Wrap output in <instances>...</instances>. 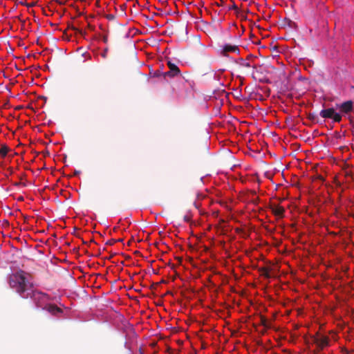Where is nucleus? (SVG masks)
I'll use <instances>...</instances> for the list:
<instances>
[{"mask_svg":"<svg viewBox=\"0 0 354 354\" xmlns=\"http://www.w3.org/2000/svg\"><path fill=\"white\" fill-rule=\"evenodd\" d=\"M9 283L21 297H30L37 308L44 309L50 300L47 294L32 290V285L27 280L24 272L21 271L13 274L10 279Z\"/></svg>","mask_w":354,"mask_h":354,"instance_id":"f257e3e1","label":"nucleus"},{"mask_svg":"<svg viewBox=\"0 0 354 354\" xmlns=\"http://www.w3.org/2000/svg\"><path fill=\"white\" fill-rule=\"evenodd\" d=\"M313 341L317 344L320 350L328 346L329 338L327 336L322 335L317 333L315 336L312 337Z\"/></svg>","mask_w":354,"mask_h":354,"instance_id":"f03ea898","label":"nucleus"},{"mask_svg":"<svg viewBox=\"0 0 354 354\" xmlns=\"http://www.w3.org/2000/svg\"><path fill=\"white\" fill-rule=\"evenodd\" d=\"M167 66L169 68V71L165 72V73H163L164 77H174L180 74V69L175 64L172 63L170 61H168Z\"/></svg>","mask_w":354,"mask_h":354,"instance_id":"7ed1b4c3","label":"nucleus"},{"mask_svg":"<svg viewBox=\"0 0 354 354\" xmlns=\"http://www.w3.org/2000/svg\"><path fill=\"white\" fill-rule=\"evenodd\" d=\"M228 53H236L237 54H239L240 50L239 47L236 45L227 44L223 46L221 54L223 56H226Z\"/></svg>","mask_w":354,"mask_h":354,"instance_id":"20e7f679","label":"nucleus"},{"mask_svg":"<svg viewBox=\"0 0 354 354\" xmlns=\"http://www.w3.org/2000/svg\"><path fill=\"white\" fill-rule=\"evenodd\" d=\"M269 208L275 216H279L281 218L283 217L285 209L282 206L274 203H271L269 205Z\"/></svg>","mask_w":354,"mask_h":354,"instance_id":"39448f33","label":"nucleus"},{"mask_svg":"<svg viewBox=\"0 0 354 354\" xmlns=\"http://www.w3.org/2000/svg\"><path fill=\"white\" fill-rule=\"evenodd\" d=\"M44 310H47L53 315H56L58 313H62V310L55 304H48Z\"/></svg>","mask_w":354,"mask_h":354,"instance_id":"423d86ee","label":"nucleus"},{"mask_svg":"<svg viewBox=\"0 0 354 354\" xmlns=\"http://www.w3.org/2000/svg\"><path fill=\"white\" fill-rule=\"evenodd\" d=\"M341 111L348 113L351 112L353 109V102L351 100L346 101L342 103L340 106Z\"/></svg>","mask_w":354,"mask_h":354,"instance_id":"0eeeda50","label":"nucleus"},{"mask_svg":"<svg viewBox=\"0 0 354 354\" xmlns=\"http://www.w3.org/2000/svg\"><path fill=\"white\" fill-rule=\"evenodd\" d=\"M236 63L241 67L250 68L252 67L254 69H257L256 65H252L248 59L240 58L236 61Z\"/></svg>","mask_w":354,"mask_h":354,"instance_id":"6e6552de","label":"nucleus"},{"mask_svg":"<svg viewBox=\"0 0 354 354\" xmlns=\"http://www.w3.org/2000/svg\"><path fill=\"white\" fill-rule=\"evenodd\" d=\"M334 112H335L334 109L330 108V109L322 110L319 113V115L323 118H331Z\"/></svg>","mask_w":354,"mask_h":354,"instance_id":"1a4fd4ad","label":"nucleus"},{"mask_svg":"<svg viewBox=\"0 0 354 354\" xmlns=\"http://www.w3.org/2000/svg\"><path fill=\"white\" fill-rule=\"evenodd\" d=\"M9 151V148L6 145H2L0 148V156L5 157Z\"/></svg>","mask_w":354,"mask_h":354,"instance_id":"9d476101","label":"nucleus"},{"mask_svg":"<svg viewBox=\"0 0 354 354\" xmlns=\"http://www.w3.org/2000/svg\"><path fill=\"white\" fill-rule=\"evenodd\" d=\"M331 119L335 122H339L342 120V116L339 113L334 112Z\"/></svg>","mask_w":354,"mask_h":354,"instance_id":"9b49d317","label":"nucleus"},{"mask_svg":"<svg viewBox=\"0 0 354 354\" xmlns=\"http://www.w3.org/2000/svg\"><path fill=\"white\" fill-rule=\"evenodd\" d=\"M260 271L261 272V274L263 275L264 277H266V278H269L270 277V274H269V270L268 268H261L260 269Z\"/></svg>","mask_w":354,"mask_h":354,"instance_id":"f8f14e48","label":"nucleus"},{"mask_svg":"<svg viewBox=\"0 0 354 354\" xmlns=\"http://www.w3.org/2000/svg\"><path fill=\"white\" fill-rule=\"evenodd\" d=\"M163 73H165V72H162L161 70H157L154 72L153 76H155V77L163 76Z\"/></svg>","mask_w":354,"mask_h":354,"instance_id":"ddd939ff","label":"nucleus"},{"mask_svg":"<svg viewBox=\"0 0 354 354\" xmlns=\"http://www.w3.org/2000/svg\"><path fill=\"white\" fill-rule=\"evenodd\" d=\"M108 51H109V49L108 48H104V50H103V52L101 53V56L106 59L107 57V53H108Z\"/></svg>","mask_w":354,"mask_h":354,"instance_id":"4468645a","label":"nucleus"},{"mask_svg":"<svg viewBox=\"0 0 354 354\" xmlns=\"http://www.w3.org/2000/svg\"><path fill=\"white\" fill-rule=\"evenodd\" d=\"M228 10H238L237 6L235 4L234 1H232V5L228 7Z\"/></svg>","mask_w":354,"mask_h":354,"instance_id":"2eb2a0df","label":"nucleus"},{"mask_svg":"<svg viewBox=\"0 0 354 354\" xmlns=\"http://www.w3.org/2000/svg\"><path fill=\"white\" fill-rule=\"evenodd\" d=\"M261 323L263 326H267V319L264 317H261Z\"/></svg>","mask_w":354,"mask_h":354,"instance_id":"dca6fc26","label":"nucleus"},{"mask_svg":"<svg viewBox=\"0 0 354 354\" xmlns=\"http://www.w3.org/2000/svg\"><path fill=\"white\" fill-rule=\"evenodd\" d=\"M308 118L313 121L315 120L316 115L313 113H309L308 115Z\"/></svg>","mask_w":354,"mask_h":354,"instance_id":"f3484780","label":"nucleus"},{"mask_svg":"<svg viewBox=\"0 0 354 354\" xmlns=\"http://www.w3.org/2000/svg\"><path fill=\"white\" fill-rule=\"evenodd\" d=\"M116 242H117L116 239H110V240H109V241L106 243V245H113V244H114L115 243H116Z\"/></svg>","mask_w":354,"mask_h":354,"instance_id":"a211bd4d","label":"nucleus"},{"mask_svg":"<svg viewBox=\"0 0 354 354\" xmlns=\"http://www.w3.org/2000/svg\"><path fill=\"white\" fill-rule=\"evenodd\" d=\"M224 1L223 0H220V3L216 2L215 5L216 6H223Z\"/></svg>","mask_w":354,"mask_h":354,"instance_id":"6ab92c4d","label":"nucleus"},{"mask_svg":"<svg viewBox=\"0 0 354 354\" xmlns=\"http://www.w3.org/2000/svg\"><path fill=\"white\" fill-rule=\"evenodd\" d=\"M103 41H104V43H107V41H108V37H107V36H104V37H103Z\"/></svg>","mask_w":354,"mask_h":354,"instance_id":"aec40b11","label":"nucleus"},{"mask_svg":"<svg viewBox=\"0 0 354 354\" xmlns=\"http://www.w3.org/2000/svg\"><path fill=\"white\" fill-rule=\"evenodd\" d=\"M73 30H75V31L78 32L79 33H80L81 35L82 34V30H80L79 29L77 28H75L74 27L72 28Z\"/></svg>","mask_w":354,"mask_h":354,"instance_id":"412c9836","label":"nucleus"},{"mask_svg":"<svg viewBox=\"0 0 354 354\" xmlns=\"http://www.w3.org/2000/svg\"><path fill=\"white\" fill-rule=\"evenodd\" d=\"M113 18H114V17H113V15H109L107 16V19H113Z\"/></svg>","mask_w":354,"mask_h":354,"instance_id":"4be33fe9","label":"nucleus"},{"mask_svg":"<svg viewBox=\"0 0 354 354\" xmlns=\"http://www.w3.org/2000/svg\"><path fill=\"white\" fill-rule=\"evenodd\" d=\"M184 220L186 221V222H189V218L187 216H185L184 217Z\"/></svg>","mask_w":354,"mask_h":354,"instance_id":"5701e85b","label":"nucleus"},{"mask_svg":"<svg viewBox=\"0 0 354 354\" xmlns=\"http://www.w3.org/2000/svg\"><path fill=\"white\" fill-rule=\"evenodd\" d=\"M252 57V55L250 54L245 59H248V61H250V59Z\"/></svg>","mask_w":354,"mask_h":354,"instance_id":"b1692460","label":"nucleus"},{"mask_svg":"<svg viewBox=\"0 0 354 354\" xmlns=\"http://www.w3.org/2000/svg\"><path fill=\"white\" fill-rule=\"evenodd\" d=\"M35 5V3H30V4L27 5V6H28V7H32V6H34Z\"/></svg>","mask_w":354,"mask_h":354,"instance_id":"393cba45","label":"nucleus"},{"mask_svg":"<svg viewBox=\"0 0 354 354\" xmlns=\"http://www.w3.org/2000/svg\"><path fill=\"white\" fill-rule=\"evenodd\" d=\"M80 173V171H75V172H74V175H75V176H76V175H78Z\"/></svg>","mask_w":354,"mask_h":354,"instance_id":"a878e982","label":"nucleus"},{"mask_svg":"<svg viewBox=\"0 0 354 354\" xmlns=\"http://www.w3.org/2000/svg\"><path fill=\"white\" fill-rule=\"evenodd\" d=\"M8 170H9L10 174H12L13 172L12 168H8Z\"/></svg>","mask_w":354,"mask_h":354,"instance_id":"bb28decb","label":"nucleus"},{"mask_svg":"<svg viewBox=\"0 0 354 354\" xmlns=\"http://www.w3.org/2000/svg\"><path fill=\"white\" fill-rule=\"evenodd\" d=\"M139 354H144L143 351L141 348L139 349Z\"/></svg>","mask_w":354,"mask_h":354,"instance_id":"cd10ccee","label":"nucleus"},{"mask_svg":"<svg viewBox=\"0 0 354 354\" xmlns=\"http://www.w3.org/2000/svg\"><path fill=\"white\" fill-rule=\"evenodd\" d=\"M117 242H122L123 241V239H116Z\"/></svg>","mask_w":354,"mask_h":354,"instance_id":"c85d7f7f","label":"nucleus"},{"mask_svg":"<svg viewBox=\"0 0 354 354\" xmlns=\"http://www.w3.org/2000/svg\"><path fill=\"white\" fill-rule=\"evenodd\" d=\"M14 185H15V186H18V185H19V183H15Z\"/></svg>","mask_w":354,"mask_h":354,"instance_id":"c756f323","label":"nucleus"}]
</instances>
